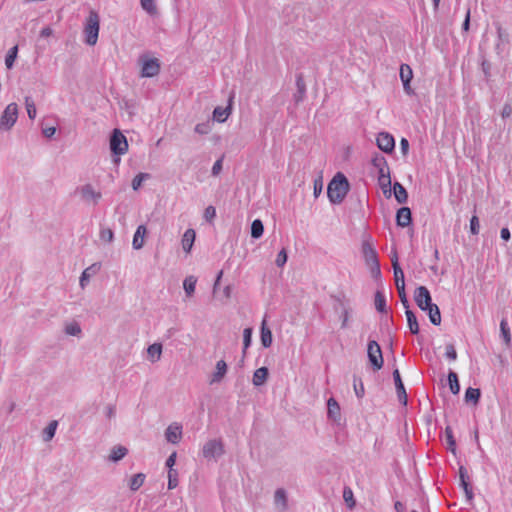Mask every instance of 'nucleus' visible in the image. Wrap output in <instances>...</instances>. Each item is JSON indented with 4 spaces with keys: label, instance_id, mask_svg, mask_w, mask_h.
I'll use <instances>...</instances> for the list:
<instances>
[{
    "label": "nucleus",
    "instance_id": "22",
    "mask_svg": "<svg viewBox=\"0 0 512 512\" xmlns=\"http://www.w3.org/2000/svg\"><path fill=\"white\" fill-rule=\"evenodd\" d=\"M99 269H100V264L94 263L82 272L80 281H79L81 288H84L87 285L90 277L92 275L96 274L99 271Z\"/></svg>",
    "mask_w": 512,
    "mask_h": 512
},
{
    "label": "nucleus",
    "instance_id": "32",
    "mask_svg": "<svg viewBox=\"0 0 512 512\" xmlns=\"http://www.w3.org/2000/svg\"><path fill=\"white\" fill-rule=\"evenodd\" d=\"M480 396H481V392H480V389H478V388L469 387L465 391V401L467 403H473L474 405L478 404Z\"/></svg>",
    "mask_w": 512,
    "mask_h": 512
},
{
    "label": "nucleus",
    "instance_id": "51",
    "mask_svg": "<svg viewBox=\"0 0 512 512\" xmlns=\"http://www.w3.org/2000/svg\"><path fill=\"white\" fill-rule=\"evenodd\" d=\"M114 238V233L110 228H104L100 231V239L102 241L111 243Z\"/></svg>",
    "mask_w": 512,
    "mask_h": 512
},
{
    "label": "nucleus",
    "instance_id": "56",
    "mask_svg": "<svg viewBox=\"0 0 512 512\" xmlns=\"http://www.w3.org/2000/svg\"><path fill=\"white\" fill-rule=\"evenodd\" d=\"M322 189H323L322 178L318 177L314 180V183H313L314 196L318 197L321 194Z\"/></svg>",
    "mask_w": 512,
    "mask_h": 512
},
{
    "label": "nucleus",
    "instance_id": "4",
    "mask_svg": "<svg viewBox=\"0 0 512 512\" xmlns=\"http://www.w3.org/2000/svg\"><path fill=\"white\" fill-rule=\"evenodd\" d=\"M392 266H393V270H394L395 284H396V287L398 290L400 300H401L403 306L405 308H408L409 301H408L406 293H405L404 272L398 263V258L396 255L392 259Z\"/></svg>",
    "mask_w": 512,
    "mask_h": 512
},
{
    "label": "nucleus",
    "instance_id": "60",
    "mask_svg": "<svg viewBox=\"0 0 512 512\" xmlns=\"http://www.w3.org/2000/svg\"><path fill=\"white\" fill-rule=\"evenodd\" d=\"M512 114V106L510 104H505L503 106V109H502V112H501V116L503 118H508L510 117Z\"/></svg>",
    "mask_w": 512,
    "mask_h": 512
},
{
    "label": "nucleus",
    "instance_id": "18",
    "mask_svg": "<svg viewBox=\"0 0 512 512\" xmlns=\"http://www.w3.org/2000/svg\"><path fill=\"white\" fill-rule=\"evenodd\" d=\"M182 436L181 427L178 425H170L165 431L166 440L172 444H177Z\"/></svg>",
    "mask_w": 512,
    "mask_h": 512
},
{
    "label": "nucleus",
    "instance_id": "1",
    "mask_svg": "<svg viewBox=\"0 0 512 512\" xmlns=\"http://www.w3.org/2000/svg\"><path fill=\"white\" fill-rule=\"evenodd\" d=\"M372 165L378 173V184L384 195L391 197V176L387 160L384 156L377 154L372 158Z\"/></svg>",
    "mask_w": 512,
    "mask_h": 512
},
{
    "label": "nucleus",
    "instance_id": "10",
    "mask_svg": "<svg viewBox=\"0 0 512 512\" xmlns=\"http://www.w3.org/2000/svg\"><path fill=\"white\" fill-rule=\"evenodd\" d=\"M110 149L116 155H123L128 150L127 139L118 129H115L111 135Z\"/></svg>",
    "mask_w": 512,
    "mask_h": 512
},
{
    "label": "nucleus",
    "instance_id": "45",
    "mask_svg": "<svg viewBox=\"0 0 512 512\" xmlns=\"http://www.w3.org/2000/svg\"><path fill=\"white\" fill-rule=\"evenodd\" d=\"M500 331H501V334H502L505 344L507 346H509L511 343V334H510V329L508 327L507 321L505 319H502L500 322Z\"/></svg>",
    "mask_w": 512,
    "mask_h": 512
},
{
    "label": "nucleus",
    "instance_id": "14",
    "mask_svg": "<svg viewBox=\"0 0 512 512\" xmlns=\"http://www.w3.org/2000/svg\"><path fill=\"white\" fill-rule=\"evenodd\" d=\"M413 78V72L408 64H402L400 66V79L403 83L404 91L408 95L414 94V90L411 88L410 82Z\"/></svg>",
    "mask_w": 512,
    "mask_h": 512
},
{
    "label": "nucleus",
    "instance_id": "47",
    "mask_svg": "<svg viewBox=\"0 0 512 512\" xmlns=\"http://www.w3.org/2000/svg\"><path fill=\"white\" fill-rule=\"evenodd\" d=\"M353 387H354L356 396L358 398H362L365 391H364V385H363L361 378H359L357 376L353 377Z\"/></svg>",
    "mask_w": 512,
    "mask_h": 512
},
{
    "label": "nucleus",
    "instance_id": "59",
    "mask_svg": "<svg viewBox=\"0 0 512 512\" xmlns=\"http://www.w3.org/2000/svg\"><path fill=\"white\" fill-rule=\"evenodd\" d=\"M222 158L218 159L212 167V175L217 176L222 171Z\"/></svg>",
    "mask_w": 512,
    "mask_h": 512
},
{
    "label": "nucleus",
    "instance_id": "5",
    "mask_svg": "<svg viewBox=\"0 0 512 512\" xmlns=\"http://www.w3.org/2000/svg\"><path fill=\"white\" fill-rule=\"evenodd\" d=\"M362 253L367 266L370 268L371 273L374 277L380 276V265L377 258V253L372 245L364 241L362 244Z\"/></svg>",
    "mask_w": 512,
    "mask_h": 512
},
{
    "label": "nucleus",
    "instance_id": "7",
    "mask_svg": "<svg viewBox=\"0 0 512 512\" xmlns=\"http://www.w3.org/2000/svg\"><path fill=\"white\" fill-rule=\"evenodd\" d=\"M81 200L88 205L96 206L102 198L100 191H97L91 184H84L77 189Z\"/></svg>",
    "mask_w": 512,
    "mask_h": 512
},
{
    "label": "nucleus",
    "instance_id": "33",
    "mask_svg": "<svg viewBox=\"0 0 512 512\" xmlns=\"http://www.w3.org/2000/svg\"><path fill=\"white\" fill-rule=\"evenodd\" d=\"M197 278L194 276H187L183 281V288L188 297H191L195 292Z\"/></svg>",
    "mask_w": 512,
    "mask_h": 512
},
{
    "label": "nucleus",
    "instance_id": "17",
    "mask_svg": "<svg viewBox=\"0 0 512 512\" xmlns=\"http://www.w3.org/2000/svg\"><path fill=\"white\" fill-rule=\"evenodd\" d=\"M411 210L408 207H401L396 214V223L400 227H407L411 224Z\"/></svg>",
    "mask_w": 512,
    "mask_h": 512
},
{
    "label": "nucleus",
    "instance_id": "23",
    "mask_svg": "<svg viewBox=\"0 0 512 512\" xmlns=\"http://www.w3.org/2000/svg\"><path fill=\"white\" fill-rule=\"evenodd\" d=\"M128 453V449L122 445L114 446L108 456V460L111 462H118L123 459Z\"/></svg>",
    "mask_w": 512,
    "mask_h": 512
},
{
    "label": "nucleus",
    "instance_id": "41",
    "mask_svg": "<svg viewBox=\"0 0 512 512\" xmlns=\"http://www.w3.org/2000/svg\"><path fill=\"white\" fill-rule=\"evenodd\" d=\"M448 382L450 390L453 394H458L460 391V385L458 381V376L454 371H450L448 374Z\"/></svg>",
    "mask_w": 512,
    "mask_h": 512
},
{
    "label": "nucleus",
    "instance_id": "35",
    "mask_svg": "<svg viewBox=\"0 0 512 512\" xmlns=\"http://www.w3.org/2000/svg\"><path fill=\"white\" fill-rule=\"evenodd\" d=\"M140 5L150 16H157L159 14L155 0H140Z\"/></svg>",
    "mask_w": 512,
    "mask_h": 512
},
{
    "label": "nucleus",
    "instance_id": "44",
    "mask_svg": "<svg viewBox=\"0 0 512 512\" xmlns=\"http://www.w3.org/2000/svg\"><path fill=\"white\" fill-rule=\"evenodd\" d=\"M445 437H446V441H447V444H448V449L453 454H455V452H456V441H455L454 436H453L452 428L449 427V426H447L445 428Z\"/></svg>",
    "mask_w": 512,
    "mask_h": 512
},
{
    "label": "nucleus",
    "instance_id": "52",
    "mask_svg": "<svg viewBox=\"0 0 512 512\" xmlns=\"http://www.w3.org/2000/svg\"><path fill=\"white\" fill-rule=\"evenodd\" d=\"M178 485L177 473L175 470L168 472V489H174Z\"/></svg>",
    "mask_w": 512,
    "mask_h": 512
},
{
    "label": "nucleus",
    "instance_id": "26",
    "mask_svg": "<svg viewBox=\"0 0 512 512\" xmlns=\"http://www.w3.org/2000/svg\"><path fill=\"white\" fill-rule=\"evenodd\" d=\"M227 372V364L224 360H219L216 363V371L214 372L211 383L220 382Z\"/></svg>",
    "mask_w": 512,
    "mask_h": 512
},
{
    "label": "nucleus",
    "instance_id": "28",
    "mask_svg": "<svg viewBox=\"0 0 512 512\" xmlns=\"http://www.w3.org/2000/svg\"><path fill=\"white\" fill-rule=\"evenodd\" d=\"M268 374H269V372L266 367L258 368L253 374V379H252L253 384L255 386L263 385L268 378Z\"/></svg>",
    "mask_w": 512,
    "mask_h": 512
},
{
    "label": "nucleus",
    "instance_id": "25",
    "mask_svg": "<svg viewBox=\"0 0 512 512\" xmlns=\"http://www.w3.org/2000/svg\"><path fill=\"white\" fill-rule=\"evenodd\" d=\"M261 344L263 347L268 348L272 344V332L266 326V320L264 319L261 325V335H260Z\"/></svg>",
    "mask_w": 512,
    "mask_h": 512
},
{
    "label": "nucleus",
    "instance_id": "55",
    "mask_svg": "<svg viewBox=\"0 0 512 512\" xmlns=\"http://www.w3.org/2000/svg\"><path fill=\"white\" fill-rule=\"evenodd\" d=\"M287 262V253H286V250L285 249H282L278 255H277V258L275 260V263L278 267H282L285 265V263Z\"/></svg>",
    "mask_w": 512,
    "mask_h": 512
},
{
    "label": "nucleus",
    "instance_id": "6",
    "mask_svg": "<svg viewBox=\"0 0 512 512\" xmlns=\"http://www.w3.org/2000/svg\"><path fill=\"white\" fill-rule=\"evenodd\" d=\"M18 118V106L16 103H10L4 109L0 118V129L8 131L16 123Z\"/></svg>",
    "mask_w": 512,
    "mask_h": 512
},
{
    "label": "nucleus",
    "instance_id": "3",
    "mask_svg": "<svg viewBox=\"0 0 512 512\" xmlns=\"http://www.w3.org/2000/svg\"><path fill=\"white\" fill-rule=\"evenodd\" d=\"M100 29V17L95 10H90L89 15L84 24L85 42L89 46H94L98 41Z\"/></svg>",
    "mask_w": 512,
    "mask_h": 512
},
{
    "label": "nucleus",
    "instance_id": "21",
    "mask_svg": "<svg viewBox=\"0 0 512 512\" xmlns=\"http://www.w3.org/2000/svg\"><path fill=\"white\" fill-rule=\"evenodd\" d=\"M196 233L193 229L189 228L185 231L182 237V248L186 253H189L193 247L195 241Z\"/></svg>",
    "mask_w": 512,
    "mask_h": 512
},
{
    "label": "nucleus",
    "instance_id": "62",
    "mask_svg": "<svg viewBox=\"0 0 512 512\" xmlns=\"http://www.w3.org/2000/svg\"><path fill=\"white\" fill-rule=\"evenodd\" d=\"M400 148L404 155L408 153L409 150V142L406 138H402L400 141Z\"/></svg>",
    "mask_w": 512,
    "mask_h": 512
},
{
    "label": "nucleus",
    "instance_id": "16",
    "mask_svg": "<svg viewBox=\"0 0 512 512\" xmlns=\"http://www.w3.org/2000/svg\"><path fill=\"white\" fill-rule=\"evenodd\" d=\"M393 379L395 382L398 399L403 405H406L407 404V394H406L404 384L402 382V379H401L398 369H395L393 371Z\"/></svg>",
    "mask_w": 512,
    "mask_h": 512
},
{
    "label": "nucleus",
    "instance_id": "42",
    "mask_svg": "<svg viewBox=\"0 0 512 512\" xmlns=\"http://www.w3.org/2000/svg\"><path fill=\"white\" fill-rule=\"evenodd\" d=\"M65 333L70 336H80L82 333L81 327L78 322L72 321L65 325Z\"/></svg>",
    "mask_w": 512,
    "mask_h": 512
},
{
    "label": "nucleus",
    "instance_id": "63",
    "mask_svg": "<svg viewBox=\"0 0 512 512\" xmlns=\"http://www.w3.org/2000/svg\"><path fill=\"white\" fill-rule=\"evenodd\" d=\"M296 84H297V87H298V92L301 93V94H304L305 93V84H304L303 79H302L301 76H299L297 78Z\"/></svg>",
    "mask_w": 512,
    "mask_h": 512
},
{
    "label": "nucleus",
    "instance_id": "48",
    "mask_svg": "<svg viewBox=\"0 0 512 512\" xmlns=\"http://www.w3.org/2000/svg\"><path fill=\"white\" fill-rule=\"evenodd\" d=\"M25 106H26L28 117L33 120L36 117V107H35L34 101L32 100L31 97H29V96L25 97Z\"/></svg>",
    "mask_w": 512,
    "mask_h": 512
},
{
    "label": "nucleus",
    "instance_id": "43",
    "mask_svg": "<svg viewBox=\"0 0 512 512\" xmlns=\"http://www.w3.org/2000/svg\"><path fill=\"white\" fill-rule=\"evenodd\" d=\"M18 54V46L15 45L9 49L6 57H5V65L8 69H11L14 65L15 59Z\"/></svg>",
    "mask_w": 512,
    "mask_h": 512
},
{
    "label": "nucleus",
    "instance_id": "49",
    "mask_svg": "<svg viewBox=\"0 0 512 512\" xmlns=\"http://www.w3.org/2000/svg\"><path fill=\"white\" fill-rule=\"evenodd\" d=\"M195 132L200 135H206L211 131V122L206 121L203 123H199L194 128Z\"/></svg>",
    "mask_w": 512,
    "mask_h": 512
},
{
    "label": "nucleus",
    "instance_id": "11",
    "mask_svg": "<svg viewBox=\"0 0 512 512\" xmlns=\"http://www.w3.org/2000/svg\"><path fill=\"white\" fill-rule=\"evenodd\" d=\"M414 300L422 311H427L434 303L429 290L425 286H419L414 293Z\"/></svg>",
    "mask_w": 512,
    "mask_h": 512
},
{
    "label": "nucleus",
    "instance_id": "34",
    "mask_svg": "<svg viewBox=\"0 0 512 512\" xmlns=\"http://www.w3.org/2000/svg\"><path fill=\"white\" fill-rule=\"evenodd\" d=\"M426 312L433 325L438 326L441 324V313L436 304L432 305Z\"/></svg>",
    "mask_w": 512,
    "mask_h": 512
},
{
    "label": "nucleus",
    "instance_id": "12",
    "mask_svg": "<svg viewBox=\"0 0 512 512\" xmlns=\"http://www.w3.org/2000/svg\"><path fill=\"white\" fill-rule=\"evenodd\" d=\"M338 306L335 307V310H340V318L342 320L341 322V328L345 329L348 327L349 317L352 313V308L350 306V303L345 298H337Z\"/></svg>",
    "mask_w": 512,
    "mask_h": 512
},
{
    "label": "nucleus",
    "instance_id": "50",
    "mask_svg": "<svg viewBox=\"0 0 512 512\" xmlns=\"http://www.w3.org/2000/svg\"><path fill=\"white\" fill-rule=\"evenodd\" d=\"M146 178H149V174H147V173L137 174L132 180L133 190H138L141 187L143 180Z\"/></svg>",
    "mask_w": 512,
    "mask_h": 512
},
{
    "label": "nucleus",
    "instance_id": "24",
    "mask_svg": "<svg viewBox=\"0 0 512 512\" xmlns=\"http://www.w3.org/2000/svg\"><path fill=\"white\" fill-rule=\"evenodd\" d=\"M231 114V105L229 104L227 107H216L213 111V119L219 123H223Z\"/></svg>",
    "mask_w": 512,
    "mask_h": 512
},
{
    "label": "nucleus",
    "instance_id": "40",
    "mask_svg": "<svg viewBox=\"0 0 512 512\" xmlns=\"http://www.w3.org/2000/svg\"><path fill=\"white\" fill-rule=\"evenodd\" d=\"M343 499L348 508L352 509L356 505V501L354 499L353 491L350 487L345 486L343 489Z\"/></svg>",
    "mask_w": 512,
    "mask_h": 512
},
{
    "label": "nucleus",
    "instance_id": "31",
    "mask_svg": "<svg viewBox=\"0 0 512 512\" xmlns=\"http://www.w3.org/2000/svg\"><path fill=\"white\" fill-rule=\"evenodd\" d=\"M146 475L144 473H137L129 480V488L131 491H137L145 482Z\"/></svg>",
    "mask_w": 512,
    "mask_h": 512
},
{
    "label": "nucleus",
    "instance_id": "38",
    "mask_svg": "<svg viewBox=\"0 0 512 512\" xmlns=\"http://www.w3.org/2000/svg\"><path fill=\"white\" fill-rule=\"evenodd\" d=\"M264 226L260 219H255L251 224V237L258 239L263 235Z\"/></svg>",
    "mask_w": 512,
    "mask_h": 512
},
{
    "label": "nucleus",
    "instance_id": "27",
    "mask_svg": "<svg viewBox=\"0 0 512 512\" xmlns=\"http://www.w3.org/2000/svg\"><path fill=\"white\" fill-rule=\"evenodd\" d=\"M393 188H394V196H395V199L397 200V202L400 204L406 203L407 199H408V193H407L406 189L404 188V186L399 182H395L393 185Z\"/></svg>",
    "mask_w": 512,
    "mask_h": 512
},
{
    "label": "nucleus",
    "instance_id": "2",
    "mask_svg": "<svg viewBox=\"0 0 512 512\" xmlns=\"http://www.w3.org/2000/svg\"><path fill=\"white\" fill-rule=\"evenodd\" d=\"M349 182L342 173H337L327 188L328 198L333 204H340L349 191Z\"/></svg>",
    "mask_w": 512,
    "mask_h": 512
},
{
    "label": "nucleus",
    "instance_id": "53",
    "mask_svg": "<svg viewBox=\"0 0 512 512\" xmlns=\"http://www.w3.org/2000/svg\"><path fill=\"white\" fill-rule=\"evenodd\" d=\"M479 229H480L479 219L477 216L474 215L470 219V232L473 235H477L479 233Z\"/></svg>",
    "mask_w": 512,
    "mask_h": 512
},
{
    "label": "nucleus",
    "instance_id": "20",
    "mask_svg": "<svg viewBox=\"0 0 512 512\" xmlns=\"http://www.w3.org/2000/svg\"><path fill=\"white\" fill-rule=\"evenodd\" d=\"M274 503L280 511H286L288 508L287 494L283 488H278L274 494Z\"/></svg>",
    "mask_w": 512,
    "mask_h": 512
},
{
    "label": "nucleus",
    "instance_id": "58",
    "mask_svg": "<svg viewBox=\"0 0 512 512\" xmlns=\"http://www.w3.org/2000/svg\"><path fill=\"white\" fill-rule=\"evenodd\" d=\"M446 357L451 359V360H456L457 358V352L455 350V347L453 344H447L446 345V353H445Z\"/></svg>",
    "mask_w": 512,
    "mask_h": 512
},
{
    "label": "nucleus",
    "instance_id": "19",
    "mask_svg": "<svg viewBox=\"0 0 512 512\" xmlns=\"http://www.w3.org/2000/svg\"><path fill=\"white\" fill-rule=\"evenodd\" d=\"M147 229L144 225H139L133 236L132 246L134 249L139 250L144 246V237Z\"/></svg>",
    "mask_w": 512,
    "mask_h": 512
},
{
    "label": "nucleus",
    "instance_id": "57",
    "mask_svg": "<svg viewBox=\"0 0 512 512\" xmlns=\"http://www.w3.org/2000/svg\"><path fill=\"white\" fill-rule=\"evenodd\" d=\"M497 34H498V38H499V41L501 43H508V38H509V35L508 33L501 27V25H497Z\"/></svg>",
    "mask_w": 512,
    "mask_h": 512
},
{
    "label": "nucleus",
    "instance_id": "54",
    "mask_svg": "<svg viewBox=\"0 0 512 512\" xmlns=\"http://www.w3.org/2000/svg\"><path fill=\"white\" fill-rule=\"evenodd\" d=\"M216 217V209L213 206H208L204 210V218L208 222H212L214 218Z\"/></svg>",
    "mask_w": 512,
    "mask_h": 512
},
{
    "label": "nucleus",
    "instance_id": "46",
    "mask_svg": "<svg viewBox=\"0 0 512 512\" xmlns=\"http://www.w3.org/2000/svg\"><path fill=\"white\" fill-rule=\"evenodd\" d=\"M252 341V328H245L243 331V358L246 355V351L248 347L251 345Z\"/></svg>",
    "mask_w": 512,
    "mask_h": 512
},
{
    "label": "nucleus",
    "instance_id": "13",
    "mask_svg": "<svg viewBox=\"0 0 512 512\" xmlns=\"http://www.w3.org/2000/svg\"><path fill=\"white\" fill-rule=\"evenodd\" d=\"M377 146L385 153H391L395 147V140L393 136L387 132H381L376 139Z\"/></svg>",
    "mask_w": 512,
    "mask_h": 512
},
{
    "label": "nucleus",
    "instance_id": "9",
    "mask_svg": "<svg viewBox=\"0 0 512 512\" xmlns=\"http://www.w3.org/2000/svg\"><path fill=\"white\" fill-rule=\"evenodd\" d=\"M367 355L369 362L375 371H378L383 367L384 361L382 351L379 344L375 340H370L368 342Z\"/></svg>",
    "mask_w": 512,
    "mask_h": 512
},
{
    "label": "nucleus",
    "instance_id": "29",
    "mask_svg": "<svg viewBox=\"0 0 512 512\" xmlns=\"http://www.w3.org/2000/svg\"><path fill=\"white\" fill-rule=\"evenodd\" d=\"M405 309H406L405 314L407 317V323H408L410 332L412 334H418L419 333V324H418L415 314L409 309V307L405 308Z\"/></svg>",
    "mask_w": 512,
    "mask_h": 512
},
{
    "label": "nucleus",
    "instance_id": "64",
    "mask_svg": "<svg viewBox=\"0 0 512 512\" xmlns=\"http://www.w3.org/2000/svg\"><path fill=\"white\" fill-rule=\"evenodd\" d=\"M500 235H501V238L504 240V241H509L510 238H511V234H510V231L508 228H502L501 229V232H500Z\"/></svg>",
    "mask_w": 512,
    "mask_h": 512
},
{
    "label": "nucleus",
    "instance_id": "8",
    "mask_svg": "<svg viewBox=\"0 0 512 512\" xmlns=\"http://www.w3.org/2000/svg\"><path fill=\"white\" fill-rule=\"evenodd\" d=\"M224 454L223 442L219 439L207 441L202 448V455L207 460H216Z\"/></svg>",
    "mask_w": 512,
    "mask_h": 512
},
{
    "label": "nucleus",
    "instance_id": "36",
    "mask_svg": "<svg viewBox=\"0 0 512 512\" xmlns=\"http://www.w3.org/2000/svg\"><path fill=\"white\" fill-rule=\"evenodd\" d=\"M57 426H58V422L56 420H53L43 430V440L45 442H49L53 439V437L55 436Z\"/></svg>",
    "mask_w": 512,
    "mask_h": 512
},
{
    "label": "nucleus",
    "instance_id": "30",
    "mask_svg": "<svg viewBox=\"0 0 512 512\" xmlns=\"http://www.w3.org/2000/svg\"><path fill=\"white\" fill-rule=\"evenodd\" d=\"M148 357L151 362H156L160 360L162 355V345L160 343H154L150 345L147 349Z\"/></svg>",
    "mask_w": 512,
    "mask_h": 512
},
{
    "label": "nucleus",
    "instance_id": "37",
    "mask_svg": "<svg viewBox=\"0 0 512 512\" xmlns=\"http://www.w3.org/2000/svg\"><path fill=\"white\" fill-rule=\"evenodd\" d=\"M374 303H375V308H376V310L378 312H380V313H386L387 312L385 296L379 290L376 291V293H375Z\"/></svg>",
    "mask_w": 512,
    "mask_h": 512
},
{
    "label": "nucleus",
    "instance_id": "61",
    "mask_svg": "<svg viewBox=\"0 0 512 512\" xmlns=\"http://www.w3.org/2000/svg\"><path fill=\"white\" fill-rule=\"evenodd\" d=\"M176 462V452H173L166 460V466L173 470L172 467L175 465Z\"/></svg>",
    "mask_w": 512,
    "mask_h": 512
},
{
    "label": "nucleus",
    "instance_id": "39",
    "mask_svg": "<svg viewBox=\"0 0 512 512\" xmlns=\"http://www.w3.org/2000/svg\"><path fill=\"white\" fill-rule=\"evenodd\" d=\"M328 416L333 419H337L340 415V407L338 402L334 398H330L327 402Z\"/></svg>",
    "mask_w": 512,
    "mask_h": 512
},
{
    "label": "nucleus",
    "instance_id": "15",
    "mask_svg": "<svg viewBox=\"0 0 512 512\" xmlns=\"http://www.w3.org/2000/svg\"><path fill=\"white\" fill-rule=\"evenodd\" d=\"M160 72V64L158 59H148L142 65L141 75L143 77H154Z\"/></svg>",
    "mask_w": 512,
    "mask_h": 512
}]
</instances>
